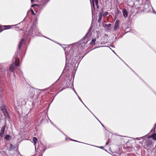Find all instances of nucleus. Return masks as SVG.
Here are the masks:
<instances>
[{"label": "nucleus", "mask_w": 156, "mask_h": 156, "mask_svg": "<svg viewBox=\"0 0 156 156\" xmlns=\"http://www.w3.org/2000/svg\"><path fill=\"white\" fill-rule=\"evenodd\" d=\"M38 5L36 4H34L32 5V7H34L35 6H37Z\"/></svg>", "instance_id": "nucleus-26"}, {"label": "nucleus", "mask_w": 156, "mask_h": 156, "mask_svg": "<svg viewBox=\"0 0 156 156\" xmlns=\"http://www.w3.org/2000/svg\"><path fill=\"white\" fill-rule=\"evenodd\" d=\"M5 127V125H4L2 127L0 132V137H2L3 136L4 133Z\"/></svg>", "instance_id": "nucleus-5"}, {"label": "nucleus", "mask_w": 156, "mask_h": 156, "mask_svg": "<svg viewBox=\"0 0 156 156\" xmlns=\"http://www.w3.org/2000/svg\"><path fill=\"white\" fill-rule=\"evenodd\" d=\"M108 14V12H106L105 13H104L103 14V16L105 17L106 16V15H107Z\"/></svg>", "instance_id": "nucleus-22"}, {"label": "nucleus", "mask_w": 156, "mask_h": 156, "mask_svg": "<svg viewBox=\"0 0 156 156\" xmlns=\"http://www.w3.org/2000/svg\"><path fill=\"white\" fill-rule=\"evenodd\" d=\"M96 40V39H93L91 41V43H90V44H94L95 43V42Z\"/></svg>", "instance_id": "nucleus-17"}, {"label": "nucleus", "mask_w": 156, "mask_h": 156, "mask_svg": "<svg viewBox=\"0 0 156 156\" xmlns=\"http://www.w3.org/2000/svg\"><path fill=\"white\" fill-rule=\"evenodd\" d=\"M151 137L153 138V139L156 140V134L154 133L151 136Z\"/></svg>", "instance_id": "nucleus-15"}, {"label": "nucleus", "mask_w": 156, "mask_h": 156, "mask_svg": "<svg viewBox=\"0 0 156 156\" xmlns=\"http://www.w3.org/2000/svg\"><path fill=\"white\" fill-rule=\"evenodd\" d=\"M123 16L124 18H126L128 16V12L125 9H123L122 11Z\"/></svg>", "instance_id": "nucleus-7"}, {"label": "nucleus", "mask_w": 156, "mask_h": 156, "mask_svg": "<svg viewBox=\"0 0 156 156\" xmlns=\"http://www.w3.org/2000/svg\"><path fill=\"white\" fill-rule=\"evenodd\" d=\"M28 94L31 98H33L35 95V92L34 88H31L29 89Z\"/></svg>", "instance_id": "nucleus-4"}, {"label": "nucleus", "mask_w": 156, "mask_h": 156, "mask_svg": "<svg viewBox=\"0 0 156 156\" xmlns=\"http://www.w3.org/2000/svg\"><path fill=\"white\" fill-rule=\"evenodd\" d=\"M37 139L36 137H34L33 138V142L34 143V145L35 146V147H36L35 144L37 143Z\"/></svg>", "instance_id": "nucleus-11"}, {"label": "nucleus", "mask_w": 156, "mask_h": 156, "mask_svg": "<svg viewBox=\"0 0 156 156\" xmlns=\"http://www.w3.org/2000/svg\"><path fill=\"white\" fill-rule=\"evenodd\" d=\"M31 11L32 14L33 15H34L35 14V13H34V12L33 10L32 9H31Z\"/></svg>", "instance_id": "nucleus-24"}, {"label": "nucleus", "mask_w": 156, "mask_h": 156, "mask_svg": "<svg viewBox=\"0 0 156 156\" xmlns=\"http://www.w3.org/2000/svg\"><path fill=\"white\" fill-rule=\"evenodd\" d=\"M108 144V143L107 142L106 143V144Z\"/></svg>", "instance_id": "nucleus-28"}, {"label": "nucleus", "mask_w": 156, "mask_h": 156, "mask_svg": "<svg viewBox=\"0 0 156 156\" xmlns=\"http://www.w3.org/2000/svg\"><path fill=\"white\" fill-rule=\"evenodd\" d=\"M3 27L4 26H0V32L5 30L4 28Z\"/></svg>", "instance_id": "nucleus-18"}, {"label": "nucleus", "mask_w": 156, "mask_h": 156, "mask_svg": "<svg viewBox=\"0 0 156 156\" xmlns=\"http://www.w3.org/2000/svg\"><path fill=\"white\" fill-rule=\"evenodd\" d=\"M95 2V4L97 5H98V0H94Z\"/></svg>", "instance_id": "nucleus-23"}, {"label": "nucleus", "mask_w": 156, "mask_h": 156, "mask_svg": "<svg viewBox=\"0 0 156 156\" xmlns=\"http://www.w3.org/2000/svg\"><path fill=\"white\" fill-rule=\"evenodd\" d=\"M35 89L36 90H37V91H45V90H46V89H37V88H35Z\"/></svg>", "instance_id": "nucleus-20"}, {"label": "nucleus", "mask_w": 156, "mask_h": 156, "mask_svg": "<svg viewBox=\"0 0 156 156\" xmlns=\"http://www.w3.org/2000/svg\"><path fill=\"white\" fill-rule=\"evenodd\" d=\"M63 90V89H62L61 90V91H62V90Z\"/></svg>", "instance_id": "nucleus-29"}, {"label": "nucleus", "mask_w": 156, "mask_h": 156, "mask_svg": "<svg viewBox=\"0 0 156 156\" xmlns=\"http://www.w3.org/2000/svg\"><path fill=\"white\" fill-rule=\"evenodd\" d=\"M120 13H121V12L120 11H119V10H117L116 13L115 14V17L116 16H117L119 14H120Z\"/></svg>", "instance_id": "nucleus-16"}, {"label": "nucleus", "mask_w": 156, "mask_h": 156, "mask_svg": "<svg viewBox=\"0 0 156 156\" xmlns=\"http://www.w3.org/2000/svg\"><path fill=\"white\" fill-rule=\"evenodd\" d=\"M89 32H88L87 33V34H86V35H85L83 38L82 39V40H84L87 37V36L88 34L89 33Z\"/></svg>", "instance_id": "nucleus-19"}, {"label": "nucleus", "mask_w": 156, "mask_h": 156, "mask_svg": "<svg viewBox=\"0 0 156 156\" xmlns=\"http://www.w3.org/2000/svg\"><path fill=\"white\" fill-rule=\"evenodd\" d=\"M91 8L92 10H93V9L94 10H95V7H94V1L93 0L92 1V4H91Z\"/></svg>", "instance_id": "nucleus-12"}, {"label": "nucleus", "mask_w": 156, "mask_h": 156, "mask_svg": "<svg viewBox=\"0 0 156 156\" xmlns=\"http://www.w3.org/2000/svg\"><path fill=\"white\" fill-rule=\"evenodd\" d=\"M23 41H24V39H22L20 41L19 44L22 45V44H23Z\"/></svg>", "instance_id": "nucleus-21"}, {"label": "nucleus", "mask_w": 156, "mask_h": 156, "mask_svg": "<svg viewBox=\"0 0 156 156\" xmlns=\"http://www.w3.org/2000/svg\"><path fill=\"white\" fill-rule=\"evenodd\" d=\"M4 28L5 29H8L10 28L11 26L8 25V26H4Z\"/></svg>", "instance_id": "nucleus-13"}, {"label": "nucleus", "mask_w": 156, "mask_h": 156, "mask_svg": "<svg viewBox=\"0 0 156 156\" xmlns=\"http://www.w3.org/2000/svg\"><path fill=\"white\" fill-rule=\"evenodd\" d=\"M10 138V136L9 135H7L5 137V138L6 140H9Z\"/></svg>", "instance_id": "nucleus-14"}, {"label": "nucleus", "mask_w": 156, "mask_h": 156, "mask_svg": "<svg viewBox=\"0 0 156 156\" xmlns=\"http://www.w3.org/2000/svg\"><path fill=\"white\" fill-rule=\"evenodd\" d=\"M31 0V2H32V3H33V1H34V0Z\"/></svg>", "instance_id": "nucleus-27"}, {"label": "nucleus", "mask_w": 156, "mask_h": 156, "mask_svg": "<svg viewBox=\"0 0 156 156\" xmlns=\"http://www.w3.org/2000/svg\"><path fill=\"white\" fill-rule=\"evenodd\" d=\"M15 149V148L13 146V145H12V144H10V146L9 148V151L11 150H14Z\"/></svg>", "instance_id": "nucleus-9"}, {"label": "nucleus", "mask_w": 156, "mask_h": 156, "mask_svg": "<svg viewBox=\"0 0 156 156\" xmlns=\"http://www.w3.org/2000/svg\"><path fill=\"white\" fill-rule=\"evenodd\" d=\"M38 31V28L35 24L33 25L30 27L28 30V34L30 36L33 34L34 33H36Z\"/></svg>", "instance_id": "nucleus-1"}, {"label": "nucleus", "mask_w": 156, "mask_h": 156, "mask_svg": "<svg viewBox=\"0 0 156 156\" xmlns=\"http://www.w3.org/2000/svg\"><path fill=\"white\" fill-rule=\"evenodd\" d=\"M111 24L110 23H109L108 24H105L104 25V27H107L108 28V30H109L111 29Z\"/></svg>", "instance_id": "nucleus-10"}, {"label": "nucleus", "mask_w": 156, "mask_h": 156, "mask_svg": "<svg viewBox=\"0 0 156 156\" xmlns=\"http://www.w3.org/2000/svg\"><path fill=\"white\" fill-rule=\"evenodd\" d=\"M102 18V13L101 12H100L99 15V17L98 20V22L99 23H100L101 20Z\"/></svg>", "instance_id": "nucleus-8"}, {"label": "nucleus", "mask_w": 156, "mask_h": 156, "mask_svg": "<svg viewBox=\"0 0 156 156\" xmlns=\"http://www.w3.org/2000/svg\"><path fill=\"white\" fill-rule=\"evenodd\" d=\"M19 62V59H16L15 60V63L13 62L10 67L9 70L10 72H13L14 71V67L15 66H18L19 65L17 64V63Z\"/></svg>", "instance_id": "nucleus-2"}, {"label": "nucleus", "mask_w": 156, "mask_h": 156, "mask_svg": "<svg viewBox=\"0 0 156 156\" xmlns=\"http://www.w3.org/2000/svg\"><path fill=\"white\" fill-rule=\"evenodd\" d=\"M1 110L2 111L4 114L6 118H9V114L7 112L5 106L4 105L0 106Z\"/></svg>", "instance_id": "nucleus-3"}, {"label": "nucleus", "mask_w": 156, "mask_h": 156, "mask_svg": "<svg viewBox=\"0 0 156 156\" xmlns=\"http://www.w3.org/2000/svg\"><path fill=\"white\" fill-rule=\"evenodd\" d=\"M119 20H117L115 23L114 27V30H115L118 28L119 25Z\"/></svg>", "instance_id": "nucleus-6"}, {"label": "nucleus", "mask_w": 156, "mask_h": 156, "mask_svg": "<svg viewBox=\"0 0 156 156\" xmlns=\"http://www.w3.org/2000/svg\"><path fill=\"white\" fill-rule=\"evenodd\" d=\"M21 46H22V45L20 44H19V46H18V49H20V48L21 47Z\"/></svg>", "instance_id": "nucleus-25"}]
</instances>
